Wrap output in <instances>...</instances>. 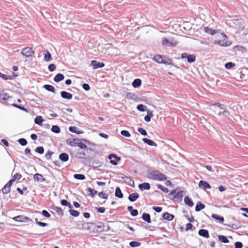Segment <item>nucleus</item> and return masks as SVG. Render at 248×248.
Returning <instances> with one entry per match:
<instances>
[{"instance_id": "f257e3e1", "label": "nucleus", "mask_w": 248, "mask_h": 248, "mask_svg": "<svg viewBox=\"0 0 248 248\" xmlns=\"http://www.w3.org/2000/svg\"><path fill=\"white\" fill-rule=\"evenodd\" d=\"M177 189L171 190L168 194L169 198L173 201H176L178 202H182L183 197V191H179L176 192Z\"/></svg>"}, {"instance_id": "f03ea898", "label": "nucleus", "mask_w": 248, "mask_h": 248, "mask_svg": "<svg viewBox=\"0 0 248 248\" xmlns=\"http://www.w3.org/2000/svg\"><path fill=\"white\" fill-rule=\"evenodd\" d=\"M85 164L93 168H98L103 165V162L93 157H90L85 161Z\"/></svg>"}, {"instance_id": "7ed1b4c3", "label": "nucleus", "mask_w": 248, "mask_h": 248, "mask_svg": "<svg viewBox=\"0 0 248 248\" xmlns=\"http://www.w3.org/2000/svg\"><path fill=\"white\" fill-rule=\"evenodd\" d=\"M178 44V42L175 39H168L165 37H163L162 39V44L163 46L167 47H175Z\"/></svg>"}, {"instance_id": "20e7f679", "label": "nucleus", "mask_w": 248, "mask_h": 248, "mask_svg": "<svg viewBox=\"0 0 248 248\" xmlns=\"http://www.w3.org/2000/svg\"><path fill=\"white\" fill-rule=\"evenodd\" d=\"M13 219L19 222H32V220L24 215H18L13 218Z\"/></svg>"}, {"instance_id": "39448f33", "label": "nucleus", "mask_w": 248, "mask_h": 248, "mask_svg": "<svg viewBox=\"0 0 248 248\" xmlns=\"http://www.w3.org/2000/svg\"><path fill=\"white\" fill-rule=\"evenodd\" d=\"M182 59H186L187 62L189 63H192L196 61V56L194 54H189L186 53H183L181 56Z\"/></svg>"}, {"instance_id": "423d86ee", "label": "nucleus", "mask_w": 248, "mask_h": 248, "mask_svg": "<svg viewBox=\"0 0 248 248\" xmlns=\"http://www.w3.org/2000/svg\"><path fill=\"white\" fill-rule=\"evenodd\" d=\"M108 159L110 160V163L111 164L116 165L118 162L121 160V157L115 154H111L108 156Z\"/></svg>"}, {"instance_id": "0eeeda50", "label": "nucleus", "mask_w": 248, "mask_h": 248, "mask_svg": "<svg viewBox=\"0 0 248 248\" xmlns=\"http://www.w3.org/2000/svg\"><path fill=\"white\" fill-rule=\"evenodd\" d=\"M21 54L26 57H30L32 54H34V51L31 47H26L22 50Z\"/></svg>"}, {"instance_id": "6e6552de", "label": "nucleus", "mask_w": 248, "mask_h": 248, "mask_svg": "<svg viewBox=\"0 0 248 248\" xmlns=\"http://www.w3.org/2000/svg\"><path fill=\"white\" fill-rule=\"evenodd\" d=\"M90 66H92L94 69L102 68L105 66V63L95 60L91 61Z\"/></svg>"}, {"instance_id": "1a4fd4ad", "label": "nucleus", "mask_w": 248, "mask_h": 248, "mask_svg": "<svg viewBox=\"0 0 248 248\" xmlns=\"http://www.w3.org/2000/svg\"><path fill=\"white\" fill-rule=\"evenodd\" d=\"M158 170H155L151 169L148 170V178L152 179L153 180H156L157 176Z\"/></svg>"}, {"instance_id": "9d476101", "label": "nucleus", "mask_w": 248, "mask_h": 248, "mask_svg": "<svg viewBox=\"0 0 248 248\" xmlns=\"http://www.w3.org/2000/svg\"><path fill=\"white\" fill-rule=\"evenodd\" d=\"M199 187L204 190L207 189H211V185L207 182L203 180H201L199 183Z\"/></svg>"}, {"instance_id": "9b49d317", "label": "nucleus", "mask_w": 248, "mask_h": 248, "mask_svg": "<svg viewBox=\"0 0 248 248\" xmlns=\"http://www.w3.org/2000/svg\"><path fill=\"white\" fill-rule=\"evenodd\" d=\"M93 226H94L95 227V228H96V232H103L105 231V229H104L105 226L103 222H99L96 224L94 223Z\"/></svg>"}, {"instance_id": "f8f14e48", "label": "nucleus", "mask_w": 248, "mask_h": 248, "mask_svg": "<svg viewBox=\"0 0 248 248\" xmlns=\"http://www.w3.org/2000/svg\"><path fill=\"white\" fill-rule=\"evenodd\" d=\"M224 225L227 226L232 229L237 230L241 227V224L239 221L237 220L234 224H224Z\"/></svg>"}, {"instance_id": "ddd939ff", "label": "nucleus", "mask_w": 248, "mask_h": 248, "mask_svg": "<svg viewBox=\"0 0 248 248\" xmlns=\"http://www.w3.org/2000/svg\"><path fill=\"white\" fill-rule=\"evenodd\" d=\"M11 98H12V97L9 96L8 94L5 93L3 90L0 91V102H1V100L7 101Z\"/></svg>"}, {"instance_id": "4468645a", "label": "nucleus", "mask_w": 248, "mask_h": 248, "mask_svg": "<svg viewBox=\"0 0 248 248\" xmlns=\"http://www.w3.org/2000/svg\"><path fill=\"white\" fill-rule=\"evenodd\" d=\"M123 180H124L125 183L127 184L129 186L134 187V181L130 177L124 176L122 177Z\"/></svg>"}, {"instance_id": "2eb2a0df", "label": "nucleus", "mask_w": 248, "mask_h": 248, "mask_svg": "<svg viewBox=\"0 0 248 248\" xmlns=\"http://www.w3.org/2000/svg\"><path fill=\"white\" fill-rule=\"evenodd\" d=\"M198 234L199 235L203 237L206 238H208L210 237L209 232L206 229H200L199 230Z\"/></svg>"}, {"instance_id": "dca6fc26", "label": "nucleus", "mask_w": 248, "mask_h": 248, "mask_svg": "<svg viewBox=\"0 0 248 248\" xmlns=\"http://www.w3.org/2000/svg\"><path fill=\"white\" fill-rule=\"evenodd\" d=\"M50 208L54 211H55L59 215H60L61 217H62L63 216L64 213L62 209L59 207L55 206L54 205H53L51 206Z\"/></svg>"}, {"instance_id": "f3484780", "label": "nucleus", "mask_w": 248, "mask_h": 248, "mask_svg": "<svg viewBox=\"0 0 248 248\" xmlns=\"http://www.w3.org/2000/svg\"><path fill=\"white\" fill-rule=\"evenodd\" d=\"M33 179L35 181H39L41 182H45L46 179L41 174L37 173L33 175Z\"/></svg>"}, {"instance_id": "a211bd4d", "label": "nucleus", "mask_w": 248, "mask_h": 248, "mask_svg": "<svg viewBox=\"0 0 248 248\" xmlns=\"http://www.w3.org/2000/svg\"><path fill=\"white\" fill-rule=\"evenodd\" d=\"M139 188L141 191L149 190L151 188L150 184L148 183H143L139 184Z\"/></svg>"}, {"instance_id": "6ab92c4d", "label": "nucleus", "mask_w": 248, "mask_h": 248, "mask_svg": "<svg viewBox=\"0 0 248 248\" xmlns=\"http://www.w3.org/2000/svg\"><path fill=\"white\" fill-rule=\"evenodd\" d=\"M139 198V194L137 193H132L129 195L128 200L131 202H135Z\"/></svg>"}, {"instance_id": "aec40b11", "label": "nucleus", "mask_w": 248, "mask_h": 248, "mask_svg": "<svg viewBox=\"0 0 248 248\" xmlns=\"http://www.w3.org/2000/svg\"><path fill=\"white\" fill-rule=\"evenodd\" d=\"M59 158L61 161L65 162L69 160V157L67 153H62L59 155Z\"/></svg>"}, {"instance_id": "412c9836", "label": "nucleus", "mask_w": 248, "mask_h": 248, "mask_svg": "<svg viewBox=\"0 0 248 248\" xmlns=\"http://www.w3.org/2000/svg\"><path fill=\"white\" fill-rule=\"evenodd\" d=\"M61 96L62 98L68 100H70L73 97V95L71 93H68L66 91H62L61 92Z\"/></svg>"}, {"instance_id": "4be33fe9", "label": "nucleus", "mask_w": 248, "mask_h": 248, "mask_svg": "<svg viewBox=\"0 0 248 248\" xmlns=\"http://www.w3.org/2000/svg\"><path fill=\"white\" fill-rule=\"evenodd\" d=\"M216 44H218L220 46H228L231 44V42H229L228 40H219L215 42Z\"/></svg>"}, {"instance_id": "5701e85b", "label": "nucleus", "mask_w": 248, "mask_h": 248, "mask_svg": "<svg viewBox=\"0 0 248 248\" xmlns=\"http://www.w3.org/2000/svg\"><path fill=\"white\" fill-rule=\"evenodd\" d=\"M162 217L164 219L168 221H171L174 218V216L170 214L168 212H165L162 215Z\"/></svg>"}, {"instance_id": "b1692460", "label": "nucleus", "mask_w": 248, "mask_h": 248, "mask_svg": "<svg viewBox=\"0 0 248 248\" xmlns=\"http://www.w3.org/2000/svg\"><path fill=\"white\" fill-rule=\"evenodd\" d=\"M69 130L70 132L76 133L77 134H80L83 133V131L82 130H79V129L76 127L74 126H71L69 127Z\"/></svg>"}, {"instance_id": "393cba45", "label": "nucleus", "mask_w": 248, "mask_h": 248, "mask_svg": "<svg viewBox=\"0 0 248 248\" xmlns=\"http://www.w3.org/2000/svg\"><path fill=\"white\" fill-rule=\"evenodd\" d=\"M163 63L166 65H170L171 66H175V64L172 62V60L170 58H169L166 56H163Z\"/></svg>"}, {"instance_id": "a878e982", "label": "nucleus", "mask_w": 248, "mask_h": 248, "mask_svg": "<svg viewBox=\"0 0 248 248\" xmlns=\"http://www.w3.org/2000/svg\"><path fill=\"white\" fill-rule=\"evenodd\" d=\"M141 218L148 223H151V219L150 215L148 213H143L142 214Z\"/></svg>"}, {"instance_id": "bb28decb", "label": "nucleus", "mask_w": 248, "mask_h": 248, "mask_svg": "<svg viewBox=\"0 0 248 248\" xmlns=\"http://www.w3.org/2000/svg\"><path fill=\"white\" fill-rule=\"evenodd\" d=\"M142 141L144 143H145L151 146H155V147L157 146V144L155 141H154L153 140H152L150 139H149L147 138H143L142 139Z\"/></svg>"}, {"instance_id": "cd10ccee", "label": "nucleus", "mask_w": 248, "mask_h": 248, "mask_svg": "<svg viewBox=\"0 0 248 248\" xmlns=\"http://www.w3.org/2000/svg\"><path fill=\"white\" fill-rule=\"evenodd\" d=\"M157 176L155 181H166L167 179V176L163 173L160 172L158 170Z\"/></svg>"}, {"instance_id": "c85d7f7f", "label": "nucleus", "mask_w": 248, "mask_h": 248, "mask_svg": "<svg viewBox=\"0 0 248 248\" xmlns=\"http://www.w3.org/2000/svg\"><path fill=\"white\" fill-rule=\"evenodd\" d=\"M127 209L130 212L131 216L136 217L138 215V211L137 209H134L132 206H128Z\"/></svg>"}, {"instance_id": "c756f323", "label": "nucleus", "mask_w": 248, "mask_h": 248, "mask_svg": "<svg viewBox=\"0 0 248 248\" xmlns=\"http://www.w3.org/2000/svg\"><path fill=\"white\" fill-rule=\"evenodd\" d=\"M64 78V76L62 74L58 73L55 76L53 79L55 82L58 83L63 80Z\"/></svg>"}, {"instance_id": "7c9ffc66", "label": "nucleus", "mask_w": 248, "mask_h": 248, "mask_svg": "<svg viewBox=\"0 0 248 248\" xmlns=\"http://www.w3.org/2000/svg\"><path fill=\"white\" fill-rule=\"evenodd\" d=\"M184 202L186 205H187L190 207H192L194 205L193 202L192 201L191 199L190 198L187 196L185 197Z\"/></svg>"}, {"instance_id": "2f4dec72", "label": "nucleus", "mask_w": 248, "mask_h": 248, "mask_svg": "<svg viewBox=\"0 0 248 248\" xmlns=\"http://www.w3.org/2000/svg\"><path fill=\"white\" fill-rule=\"evenodd\" d=\"M115 196L120 199H122L124 197L121 189L119 186H117L115 189Z\"/></svg>"}, {"instance_id": "473e14b6", "label": "nucleus", "mask_w": 248, "mask_h": 248, "mask_svg": "<svg viewBox=\"0 0 248 248\" xmlns=\"http://www.w3.org/2000/svg\"><path fill=\"white\" fill-rule=\"evenodd\" d=\"M211 217L215 219L218 222L220 223H222L224 221V218L223 217L219 216L218 215L215 214H212Z\"/></svg>"}, {"instance_id": "72a5a7b5", "label": "nucleus", "mask_w": 248, "mask_h": 248, "mask_svg": "<svg viewBox=\"0 0 248 248\" xmlns=\"http://www.w3.org/2000/svg\"><path fill=\"white\" fill-rule=\"evenodd\" d=\"M147 114L144 117V119L145 121L149 122L151 121V118L153 117L154 115L153 112L149 109L147 110Z\"/></svg>"}, {"instance_id": "f704fd0d", "label": "nucleus", "mask_w": 248, "mask_h": 248, "mask_svg": "<svg viewBox=\"0 0 248 248\" xmlns=\"http://www.w3.org/2000/svg\"><path fill=\"white\" fill-rule=\"evenodd\" d=\"M44 60L46 62H49L52 60L51 54L48 50H46L45 51Z\"/></svg>"}, {"instance_id": "c9c22d12", "label": "nucleus", "mask_w": 248, "mask_h": 248, "mask_svg": "<svg viewBox=\"0 0 248 248\" xmlns=\"http://www.w3.org/2000/svg\"><path fill=\"white\" fill-rule=\"evenodd\" d=\"M90 157V155H87L85 152H80L77 154V157L80 159H85L87 160Z\"/></svg>"}, {"instance_id": "e433bc0d", "label": "nucleus", "mask_w": 248, "mask_h": 248, "mask_svg": "<svg viewBox=\"0 0 248 248\" xmlns=\"http://www.w3.org/2000/svg\"><path fill=\"white\" fill-rule=\"evenodd\" d=\"M141 80L140 78H136L132 83V85L134 88H138L141 86Z\"/></svg>"}, {"instance_id": "4c0bfd02", "label": "nucleus", "mask_w": 248, "mask_h": 248, "mask_svg": "<svg viewBox=\"0 0 248 248\" xmlns=\"http://www.w3.org/2000/svg\"><path fill=\"white\" fill-rule=\"evenodd\" d=\"M163 56L156 55L154 57L153 60L158 63H163Z\"/></svg>"}, {"instance_id": "58836bf2", "label": "nucleus", "mask_w": 248, "mask_h": 248, "mask_svg": "<svg viewBox=\"0 0 248 248\" xmlns=\"http://www.w3.org/2000/svg\"><path fill=\"white\" fill-rule=\"evenodd\" d=\"M205 207V206L204 204L202 203L201 202H198L195 207V211L196 212H199L203 209Z\"/></svg>"}, {"instance_id": "ea45409f", "label": "nucleus", "mask_w": 248, "mask_h": 248, "mask_svg": "<svg viewBox=\"0 0 248 248\" xmlns=\"http://www.w3.org/2000/svg\"><path fill=\"white\" fill-rule=\"evenodd\" d=\"M93 225L94 223L92 222H87L83 224V227L84 228H86L87 230L92 232H94L93 230H92L91 229L92 227H93Z\"/></svg>"}, {"instance_id": "a19ab883", "label": "nucleus", "mask_w": 248, "mask_h": 248, "mask_svg": "<svg viewBox=\"0 0 248 248\" xmlns=\"http://www.w3.org/2000/svg\"><path fill=\"white\" fill-rule=\"evenodd\" d=\"M86 153L87 155H90V157H94L95 154V151L90 147H88L86 149Z\"/></svg>"}, {"instance_id": "79ce46f5", "label": "nucleus", "mask_w": 248, "mask_h": 248, "mask_svg": "<svg viewBox=\"0 0 248 248\" xmlns=\"http://www.w3.org/2000/svg\"><path fill=\"white\" fill-rule=\"evenodd\" d=\"M217 237L218 240L222 243H228L229 242V240L226 236L223 235H218Z\"/></svg>"}, {"instance_id": "37998d69", "label": "nucleus", "mask_w": 248, "mask_h": 248, "mask_svg": "<svg viewBox=\"0 0 248 248\" xmlns=\"http://www.w3.org/2000/svg\"><path fill=\"white\" fill-rule=\"evenodd\" d=\"M44 88L47 91L55 93V88L51 85L46 84L44 85Z\"/></svg>"}, {"instance_id": "c03bdc74", "label": "nucleus", "mask_w": 248, "mask_h": 248, "mask_svg": "<svg viewBox=\"0 0 248 248\" xmlns=\"http://www.w3.org/2000/svg\"><path fill=\"white\" fill-rule=\"evenodd\" d=\"M44 120L43 119L42 117L41 116H37L34 119V123L35 124H38L39 125H42V123Z\"/></svg>"}, {"instance_id": "a18cd8bd", "label": "nucleus", "mask_w": 248, "mask_h": 248, "mask_svg": "<svg viewBox=\"0 0 248 248\" xmlns=\"http://www.w3.org/2000/svg\"><path fill=\"white\" fill-rule=\"evenodd\" d=\"M137 97V95L133 93L128 92L126 94V98L128 99L135 100Z\"/></svg>"}, {"instance_id": "49530a36", "label": "nucleus", "mask_w": 248, "mask_h": 248, "mask_svg": "<svg viewBox=\"0 0 248 248\" xmlns=\"http://www.w3.org/2000/svg\"><path fill=\"white\" fill-rule=\"evenodd\" d=\"M61 204L62 206H67L69 209H72L73 208L71 204L65 199H63L61 201Z\"/></svg>"}, {"instance_id": "de8ad7c7", "label": "nucleus", "mask_w": 248, "mask_h": 248, "mask_svg": "<svg viewBox=\"0 0 248 248\" xmlns=\"http://www.w3.org/2000/svg\"><path fill=\"white\" fill-rule=\"evenodd\" d=\"M137 109L140 112H144L148 109L146 106L141 104L137 105Z\"/></svg>"}, {"instance_id": "09e8293b", "label": "nucleus", "mask_w": 248, "mask_h": 248, "mask_svg": "<svg viewBox=\"0 0 248 248\" xmlns=\"http://www.w3.org/2000/svg\"><path fill=\"white\" fill-rule=\"evenodd\" d=\"M233 51H238L244 52V51H246V49L245 48V47H244L241 46L237 45L233 47Z\"/></svg>"}, {"instance_id": "8fccbe9b", "label": "nucleus", "mask_w": 248, "mask_h": 248, "mask_svg": "<svg viewBox=\"0 0 248 248\" xmlns=\"http://www.w3.org/2000/svg\"><path fill=\"white\" fill-rule=\"evenodd\" d=\"M51 131L54 133L58 134L60 133L61 129L58 125H54L52 126L51 128Z\"/></svg>"}, {"instance_id": "3c124183", "label": "nucleus", "mask_w": 248, "mask_h": 248, "mask_svg": "<svg viewBox=\"0 0 248 248\" xmlns=\"http://www.w3.org/2000/svg\"><path fill=\"white\" fill-rule=\"evenodd\" d=\"M74 178L77 180H84L86 179L85 176L83 174H75Z\"/></svg>"}, {"instance_id": "603ef678", "label": "nucleus", "mask_w": 248, "mask_h": 248, "mask_svg": "<svg viewBox=\"0 0 248 248\" xmlns=\"http://www.w3.org/2000/svg\"><path fill=\"white\" fill-rule=\"evenodd\" d=\"M88 190L89 192V196H90L92 198L94 197V196L98 193V192L96 190L91 187H89L88 188Z\"/></svg>"}, {"instance_id": "864d4df0", "label": "nucleus", "mask_w": 248, "mask_h": 248, "mask_svg": "<svg viewBox=\"0 0 248 248\" xmlns=\"http://www.w3.org/2000/svg\"><path fill=\"white\" fill-rule=\"evenodd\" d=\"M70 214L74 217H78L79 215V212L77 210L70 209L69 210Z\"/></svg>"}, {"instance_id": "5fc2aeb1", "label": "nucleus", "mask_w": 248, "mask_h": 248, "mask_svg": "<svg viewBox=\"0 0 248 248\" xmlns=\"http://www.w3.org/2000/svg\"><path fill=\"white\" fill-rule=\"evenodd\" d=\"M204 29L205 32L211 35H214L216 32L215 30H213L208 27H204Z\"/></svg>"}, {"instance_id": "6e6d98bb", "label": "nucleus", "mask_w": 248, "mask_h": 248, "mask_svg": "<svg viewBox=\"0 0 248 248\" xmlns=\"http://www.w3.org/2000/svg\"><path fill=\"white\" fill-rule=\"evenodd\" d=\"M12 106L15 108H18L21 110H23L24 111H25V112H28V110L27 108H25L24 107L21 106H20L19 105H17L16 104H15V103H13V104H12Z\"/></svg>"}, {"instance_id": "4d7b16f0", "label": "nucleus", "mask_w": 248, "mask_h": 248, "mask_svg": "<svg viewBox=\"0 0 248 248\" xmlns=\"http://www.w3.org/2000/svg\"><path fill=\"white\" fill-rule=\"evenodd\" d=\"M11 187L5 185L2 188V192L3 194H6L10 192Z\"/></svg>"}, {"instance_id": "13d9d810", "label": "nucleus", "mask_w": 248, "mask_h": 248, "mask_svg": "<svg viewBox=\"0 0 248 248\" xmlns=\"http://www.w3.org/2000/svg\"><path fill=\"white\" fill-rule=\"evenodd\" d=\"M35 152L39 154L42 155L44 153V148L43 146H38L35 148Z\"/></svg>"}, {"instance_id": "bf43d9fd", "label": "nucleus", "mask_w": 248, "mask_h": 248, "mask_svg": "<svg viewBox=\"0 0 248 248\" xmlns=\"http://www.w3.org/2000/svg\"><path fill=\"white\" fill-rule=\"evenodd\" d=\"M141 243L140 242L135 241H132L129 243V246L132 248L139 247Z\"/></svg>"}, {"instance_id": "052dcab7", "label": "nucleus", "mask_w": 248, "mask_h": 248, "mask_svg": "<svg viewBox=\"0 0 248 248\" xmlns=\"http://www.w3.org/2000/svg\"><path fill=\"white\" fill-rule=\"evenodd\" d=\"M235 66V64L232 62H228L225 64V68L227 69H230Z\"/></svg>"}, {"instance_id": "680f3d73", "label": "nucleus", "mask_w": 248, "mask_h": 248, "mask_svg": "<svg viewBox=\"0 0 248 248\" xmlns=\"http://www.w3.org/2000/svg\"><path fill=\"white\" fill-rule=\"evenodd\" d=\"M54 153L50 150H48L45 154V157L46 160H50L51 158L52 155Z\"/></svg>"}, {"instance_id": "e2e57ef3", "label": "nucleus", "mask_w": 248, "mask_h": 248, "mask_svg": "<svg viewBox=\"0 0 248 248\" xmlns=\"http://www.w3.org/2000/svg\"><path fill=\"white\" fill-rule=\"evenodd\" d=\"M157 187L158 189L161 190L163 192H164L166 193H167L169 192V189L168 188H167L165 186H162L160 184H158L157 185Z\"/></svg>"}, {"instance_id": "0e129e2a", "label": "nucleus", "mask_w": 248, "mask_h": 248, "mask_svg": "<svg viewBox=\"0 0 248 248\" xmlns=\"http://www.w3.org/2000/svg\"><path fill=\"white\" fill-rule=\"evenodd\" d=\"M17 141L22 146H25L28 143L27 140L24 138H20Z\"/></svg>"}, {"instance_id": "69168bd1", "label": "nucleus", "mask_w": 248, "mask_h": 248, "mask_svg": "<svg viewBox=\"0 0 248 248\" xmlns=\"http://www.w3.org/2000/svg\"><path fill=\"white\" fill-rule=\"evenodd\" d=\"M138 131L142 135L146 136H147V131L142 127L138 128Z\"/></svg>"}, {"instance_id": "338daca9", "label": "nucleus", "mask_w": 248, "mask_h": 248, "mask_svg": "<svg viewBox=\"0 0 248 248\" xmlns=\"http://www.w3.org/2000/svg\"><path fill=\"white\" fill-rule=\"evenodd\" d=\"M121 134L125 137L129 138L131 136V134L127 130H123L121 131Z\"/></svg>"}, {"instance_id": "774afa93", "label": "nucleus", "mask_w": 248, "mask_h": 248, "mask_svg": "<svg viewBox=\"0 0 248 248\" xmlns=\"http://www.w3.org/2000/svg\"><path fill=\"white\" fill-rule=\"evenodd\" d=\"M98 196L102 199H107L108 196V195L104 193L103 191H101L98 193Z\"/></svg>"}]
</instances>
